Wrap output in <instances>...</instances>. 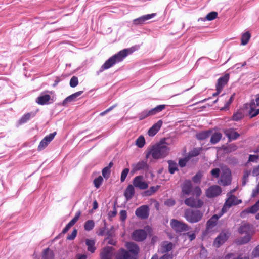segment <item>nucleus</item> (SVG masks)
Returning a JSON list of instances; mask_svg holds the SVG:
<instances>
[{"label": "nucleus", "instance_id": "f257e3e1", "mask_svg": "<svg viewBox=\"0 0 259 259\" xmlns=\"http://www.w3.org/2000/svg\"><path fill=\"white\" fill-rule=\"evenodd\" d=\"M169 151L168 144L161 140L147 149L146 157L148 158L151 156L154 159H162L168 154Z\"/></svg>", "mask_w": 259, "mask_h": 259}, {"label": "nucleus", "instance_id": "f03ea898", "mask_svg": "<svg viewBox=\"0 0 259 259\" xmlns=\"http://www.w3.org/2000/svg\"><path fill=\"white\" fill-rule=\"evenodd\" d=\"M132 51L131 49H125L120 51L117 54L110 57L101 66L100 71L107 69L111 67L115 63L121 61L128 54H131Z\"/></svg>", "mask_w": 259, "mask_h": 259}, {"label": "nucleus", "instance_id": "7ed1b4c3", "mask_svg": "<svg viewBox=\"0 0 259 259\" xmlns=\"http://www.w3.org/2000/svg\"><path fill=\"white\" fill-rule=\"evenodd\" d=\"M203 213L199 210L187 209L184 212V217L186 220L191 223H195L200 221Z\"/></svg>", "mask_w": 259, "mask_h": 259}, {"label": "nucleus", "instance_id": "20e7f679", "mask_svg": "<svg viewBox=\"0 0 259 259\" xmlns=\"http://www.w3.org/2000/svg\"><path fill=\"white\" fill-rule=\"evenodd\" d=\"M239 232L240 234H245V236L239 240V243L244 244L248 242L252 234V227L247 223L243 224L239 228Z\"/></svg>", "mask_w": 259, "mask_h": 259}, {"label": "nucleus", "instance_id": "39448f33", "mask_svg": "<svg viewBox=\"0 0 259 259\" xmlns=\"http://www.w3.org/2000/svg\"><path fill=\"white\" fill-rule=\"evenodd\" d=\"M228 198L226 200L224 206L222 209L223 213L227 211L228 209L232 205H237L241 203V200L238 199L235 196L231 195V193L228 194Z\"/></svg>", "mask_w": 259, "mask_h": 259}, {"label": "nucleus", "instance_id": "423d86ee", "mask_svg": "<svg viewBox=\"0 0 259 259\" xmlns=\"http://www.w3.org/2000/svg\"><path fill=\"white\" fill-rule=\"evenodd\" d=\"M171 228L177 232H182L189 230V226L185 223L175 219L170 221Z\"/></svg>", "mask_w": 259, "mask_h": 259}, {"label": "nucleus", "instance_id": "0eeeda50", "mask_svg": "<svg viewBox=\"0 0 259 259\" xmlns=\"http://www.w3.org/2000/svg\"><path fill=\"white\" fill-rule=\"evenodd\" d=\"M229 79V75L228 74H226L223 76H222L218 79L216 84L217 92L213 94V96H217L221 92L223 88L228 82Z\"/></svg>", "mask_w": 259, "mask_h": 259}, {"label": "nucleus", "instance_id": "6e6552de", "mask_svg": "<svg viewBox=\"0 0 259 259\" xmlns=\"http://www.w3.org/2000/svg\"><path fill=\"white\" fill-rule=\"evenodd\" d=\"M220 184L223 186L229 185L231 182V174L230 170L225 168L222 170L220 178Z\"/></svg>", "mask_w": 259, "mask_h": 259}, {"label": "nucleus", "instance_id": "1a4fd4ad", "mask_svg": "<svg viewBox=\"0 0 259 259\" xmlns=\"http://www.w3.org/2000/svg\"><path fill=\"white\" fill-rule=\"evenodd\" d=\"M229 236L228 232L222 231L214 241L213 245L216 247H219L227 240Z\"/></svg>", "mask_w": 259, "mask_h": 259}, {"label": "nucleus", "instance_id": "9d476101", "mask_svg": "<svg viewBox=\"0 0 259 259\" xmlns=\"http://www.w3.org/2000/svg\"><path fill=\"white\" fill-rule=\"evenodd\" d=\"M184 203L187 206L194 208H200L203 204V202L201 200L193 197L187 198Z\"/></svg>", "mask_w": 259, "mask_h": 259}, {"label": "nucleus", "instance_id": "9b49d317", "mask_svg": "<svg viewBox=\"0 0 259 259\" xmlns=\"http://www.w3.org/2000/svg\"><path fill=\"white\" fill-rule=\"evenodd\" d=\"M222 192L221 188L218 185H213L206 191V196L208 198H213L219 195Z\"/></svg>", "mask_w": 259, "mask_h": 259}, {"label": "nucleus", "instance_id": "f8f14e48", "mask_svg": "<svg viewBox=\"0 0 259 259\" xmlns=\"http://www.w3.org/2000/svg\"><path fill=\"white\" fill-rule=\"evenodd\" d=\"M133 186L141 190L146 189L148 188V185L144 181L143 177L142 176H136L133 180Z\"/></svg>", "mask_w": 259, "mask_h": 259}, {"label": "nucleus", "instance_id": "ddd939ff", "mask_svg": "<svg viewBox=\"0 0 259 259\" xmlns=\"http://www.w3.org/2000/svg\"><path fill=\"white\" fill-rule=\"evenodd\" d=\"M249 113L251 117L259 114V97L256 99L255 101H252L250 103Z\"/></svg>", "mask_w": 259, "mask_h": 259}, {"label": "nucleus", "instance_id": "4468645a", "mask_svg": "<svg viewBox=\"0 0 259 259\" xmlns=\"http://www.w3.org/2000/svg\"><path fill=\"white\" fill-rule=\"evenodd\" d=\"M56 133L54 132L50 134L49 135L46 136L40 142L38 146V150L41 151L45 149L50 142L54 139Z\"/></svg>", "mask_w": 259, "mask_h": 259}, {"label": "nucleus", "instance_id": "2eb2a0df", "mask_svg": "<svg viewBox=\"0 0 259 259\" xmlns=\"http://www.w3.org/2000/svg\"><path fill=\"white\" fill-rule=\"evenodd\" d=\"M135 214L141 219H146L149 215V208L147 205H142L138 208L135 211Z\"/></svg>", "mask_w": 259, "mask_h": 259}, {"label": "nucleus", "instance_id": "dca6fc26", "mask_svg": "<svg viewBox=\"0 0 259 259\" xmlns=\"http://www.w3.org/2000/svg\"><path fill=\"white\" fill-rule=\"evenodd\" d=\"M132 237L135 241H142L146 238L147 233L143 229L136 230L133 233Z\"/></svg>", "mask_w": 259, "mask_h": 259}, {"label": "nucleus", "instance_id": "f3484780", "mask_svg": "<svg viewBox=\"0 0 259 259\" xmlns=\"http://www.w3.org/2000/svg\"><path fill=\"white\" fill-rule=\"evenodd\" d=\"M222 212L220 215H213L207 222L206 229L208 232L211 231L214 227L217 225L218 219L222 215Z\"/></svg>", "mask_w": 259, "mask_h": 259}, {"label": "nucleus", "instance_id": "a211bd4d", "mask_svg": "<svg viewBox=\"0 0 259 259\" xmlns=\"http://www.w3.org/2000/svg\"><path fill=\"white\" fill-rule=\"evenodd\" d=\"M126 247L131 256H134L135 259H137V255L139 251V248L137 245L133 242H127L126 244Z\"/></svg>", "mask_w": 259, "mask_h": 259}, {"label": "nucleus", "instance_id": "6ab92c4d", "mask_svg": "<svg viewBox=\"0 0 259 259\" xmlns=\"http://www.w3.org/2000/svg\"><path fill=\"white\" fill-rule=\"evenodd\" d=\"M156 16L155 13H152L143 15L138 18L134 20V23L136 25L143 24L146 21L153 18Z\"/></svg>", "mask_w": 259, "mask_h": 259}, {"label": "nucleus", "instance_id": "aec40b11", "mask_svg": "<svg viewBox=\"0 0 259 259\" xmlns=\"http://www.w3.org/2000/svg\"><path fill=\"white\" fill-rule=\"evenodd\" d=\"M117 259H135L134 256H132L130 253L125 249H120L116 254Z\"/></svg>", "mask_w": 259, "mask_h": 259}, {"label": "nucleus", "instance_id": "412c9836", "mask_svg": "<svg viewBox=\"0 0 259 259\" xmlns=\"http://www.w3.org/2000/svg\"><path fill=\"white\" fill-rule=\"evenodd\" d=\"M101 259H112L113 253L112 247H106L104 248L100 253Z\"/></svg>", "mask_w": 259, "mask_h": 259}, {"label": "nucleus", "instance_id": "4be33fe9", "mask_svg": "<svg viewBox=\"0 0 259 259\" xmlns=\"http://www.w3.org/2000/svg\"><path fill=\"white\" fill-rule=\"evenodd\" d=\"M192 185L190 180L185 181L182 186V192L184 194L189 195L192 191Z\"/></svg>", "mask_w": 259, "mask_h": 259}, {"label": "nucleus", "instance_id": "5701e85b", "mask_svg": "<svg viewBox=\"0 0 259 259\" xmlns=\"http://www.w3.org/2000/svg\"><path fill=\"white\" fill-rule=\"evenodd\" d=\"M162 121L160 120L154 124L148 131V134L150 136H154L160 128L162 125Z\"/></svg>", "mask_w": 259, "mask_h": 259}, {"label": "nucleus", "instance_id": "b1692460", "mask_svg": "<svg viewBox=\"0 0 259 259\" xmlns=\"http://www.w3.org/2000/svg\"><path fill=\"white\" fill-rule=\"evenodd\" d=\"M50 99L51 96L49 95L42 93L36 98V102L38 104L43 105L48 104Z\"/></svg>", "mask_w": 259, "mask_h": 259}, {"label": "nucleus", "instance_id": "393cba45", "mask_svg": "<svg viewBox=\"0 0 259 259\" xmlns=\"http://www.w3.org/2000/svg\"><path fill=\"white\" fill-rule=\"evenodd\" d=\"M173 247V244L171 242H164L159 249V252L161 253H165L170 251Z\"/></svg>", "mask_w": 259, "mask_h": 259}, {"label": "nucleus", "instance_id": "a878e982", "mask_svg": "<svg viewBox=\"0 0 259 259\" xmlns=\"http://www.w3.org/2000/svg\"><path fill=\"white\" fill-rule=\"evenodd\" d=\"M82 93V91H79L70 95L69 96L67 97L66 98L64 99L62 103V105L65 106L68 103L74 101L75 99L80 95H81Z\"/></svg>", "mask_w": 259, "mask_h": 259}, {"label": "nucleus", "instance_id": "bb28decb", "mask_svg": "<svg viewBox=\"0 0 259 259\" xmlns=\"http://www.w3.org/2000/svg\"><path fill=\"white\" fill-rule=\"evenodd\" d=\"M134 194L135 189L134 186L132 185H129L124 191V196L127 200H130L133 197Z\"/></svg>", "mask_w": 259, "mask_h": 259}, {"label": "nucleus", "instance_id": "cd10ccee", "mask_svg": "<svg viewBox=\"0 0 259 259\" xmlns=\"http://www.w3.org/2000/svg\"><path fill=\"white\" fill-rule=\"evenodd\" d=\"M224 133L226 136L231 140L236 139L239 136L237 132L232 129L226 130L224 131Z\"/></svg>", "mask_w": 259, "mask_h": 259}, {"label": "nucleus", "instance_id": "c85d7f7f", "mask_svg": "<svg viewBox=\"0 0 259 259\" xmlns=\"http://www.w3.org/2000/svg\"><path fill=\"white\" fill-rule=\"evenodd\" d=\"M42 259H54L53 251L49 248L44 249L42 252Z\"/></svg>", "mask_w": 259, "mask_h": 259}, {"label": "nucleus", "instance_id": "c756f323", "mask_svg": "<svg viewBox=\"0 0 259 259\" xmlns=\"http://www.w3.org/2000/svg\"><path fill=\"white\" fill-rule=\"evenodd\" d=\"M259 210V200L255 204L250 207L247 208L245 211L242 212V214L244 213H254Z\"/></svg>", "mask_w": 259, "mask_h": 259}, {"label": "nucleus", "instance_id": "7c9ffc66", "mask_svg": "<svg viewBox=\"0 0 259 259\" xmlns=\"http://www.w3.org/2000/svg\"><path fill=\"white\" fill-rule=\"evenodd\" d=\"M85 244L88 246V250L90 252H94L96 248L95 247V242L94 240L87 239L85 240Z\"/></svg>", "mask_w": 259, "mask_h": 259}, {"label": "nucleus", "instance_id": "2f4dec72", "mask_svg": "<svg viewBox=\"0 0 259 259\" xmlns=\"http://www.w3.org/2000/svg\"><path fill=\"white\" fill-rule=\"evenodd\" d=\"M133 170L134 171H138L144 169L147 167V164L144 161H140L132 165Z\"/></svg>", "mask_w": 259, "mask_h": 259}, {"label": "nucleus", "instance_id": "473e14b6", "mask_svg": "<svg viewBox=\"0 0 259 259\" xmlns=\"http://www.w3.org/2000/svg\"><path fill=\"white\" fill-rule=\"evenodd\" d=\"M165 108V105H160L157 106L156 107L149 110L150 112L151 113V116L155 115L160 112H161L162 110L164 109Z\"/></svg>", "mask_w": 259, "mask_h": 259}, {"label": "nucleus", "instance_id": "72a5a7b5", "mask_svg": "<svg viewBox=\"0 0 259 259\" xmlns=\"http://www.w3.org/2000/svg\"><path fill=\"white\" fill-rule=\"evenodd\" d=\"M211 132L209 131H203L196 135L197 138L199 140H204L210 135Z\"/></svg>", "mask_w": 259, "mask_h": 259}, {"label": "nucleus", "instance_id": "f704fd0d", "mask_svg": "<svg viewBox=\"0 0 259 259\" xmlns=\"http://www.w3.org/2000/svg\"><path fill=\"white\" fill-rule=\"evenodd\" d=\"M168 163L169 165V171L170 174H173L175 173L176 171L178 170V166L177 163L171 160L168 161Z\"/></svg>", "mask_w": 259, "mask_h": 259}, {"label": "nucleus", "instance_id": "c9c22d12", "mask_svg": "<svg viewBox=\"0 0 259 259\" xmlns=\"http://www.w3.org/2000/svg\"><path fill=\"white\" fill-rule=\"evenodd\" d=\"M251 35L249 32H246L243 33L241 36V45H246L249 41Z\"/></svg>", "mask_w": 259, "mask_h": 259}, {"label": "nucleus", "instance_id": "e433bc0d", "mask_svg": "<svg viewBox=\"0 0 259 259\" xmlns=\"http://www.w3.org/2000/svg\"><path fill=\"white\" fill-rule=\"evenodd\" d=\"M222 138V134L220 133H214L212 135L210 142L212 144H216Z\"/></svg>", "mask_w": 259, "mask_h": 259}, {"label": "nucleus", "instance_id": "4c0bfd02", "mask_svg": "<svg viewBox=\"0 0 259 259\" xmlns=\"http://www.w3.org/2000/svg\"><path fill=\"white\" fill-rule=\"evenodd\" d=\"M95 226L94 221L90 220L86 221L84 223V230L88 231L92 230Z\"/></svg>", "mask_w": 259, "mask_h": 259}, {"label": "nucleus", "instance_id": "58836bf2", "mask_svg": "<svg viewBox=\"0 0 259 259\" xmlns=\"http://www.w3.org/2000/svg\"><path fill=\"white\" fill-rule=\"evenodd\" d=\"M145 144V138L143 136L139 137L136 141V145L139 148H142Z\"/></svg>", "mask_w": 259, "mask_h": 259}, {"label": "nucleus", "instance_id": "ea45409f", "mask_svg": "<svg viewBox=\"0 0 259 259\" xmlns=\"http://www.w3.org/2000/svg\"><path fill=\"white\" fill-rule=\"evenodd\" d=\"M33 116H34V114L33 113H28L22 116L19 120V122L20 123H24L27 122Z\"/></svg>", "mask_w": 259, "mask_h": 259}, {"label": "nucleus", "instance_id": "a19ab883", "mask_svg": "<svg viewBox=\"0 0 259 259\" xmlns=\"http://www.w3.org/2000/svg\"><path fill=\"white\" fill-rule=\"evenodd\" d=\"M149 116H151L150 111L148 110H145L143 111H142L141 113L139 114V120H143Z\"/></svg>", "mask_w": 259, "mask_h": 259}, {"label": "nucleus", "instance_id": "79ce46f5", "mask_svg": "<svg viewBox=\"0 0 259 259\" xmlns=\"http://www.w3.org/2000/svg\"><path fill=\"white\" fill-rule=\"evenodd\" d=\"M192 194L194 196H196V197H199L202 191L200 188L199 186H196L194 188H192V191L191 192Z\"/></svg>", "mask_w": 259, "mask_h": 259}, {"label": "nucleus", "instance_id": "37998d69", "mask_svg": "<svg viewBox=\"0 0 259 259\" xmlns=\"http://www.w3.org/2000/svg\"><path fill=\"white\" fill-rule=\"evenodd\" d=\"M250 174V171L245 170L244 171L242 178V185H245L248 181V178Z\"/></svg>", "mask_w": 259, "mask_h": 259}, {"label": "nucleus", "instance_id": "c03bdc74", "mask_svg": "<svg viewBox=\"0 0 259 259\" xmlns=\"http://www.w3.org/2000/svg\"><path fill=\"white\" fill-rule=\"evenodd\" d=\"M103 179L101 176H99L94 180V184L97 188H99L102 184Z\"/></svg>", "mask_w": 259, "mask_h": 259}, {"label": "nucleus", "instance_id": "a18cd8bd", "mask_svg": "<svg viewBox=\"0 0 259 259\" xmlns=\"http://www.w3.org/2000/svg\"><path fill=\"white\" fill-rule=\"evenodd\" d=\"M78 84V80L77 77L73 76L70 81V85L72 88L76 87Z\"/></svg>", "mask_w": 259, "mask_h": 259}, {"label": "nucleus", "instance_id": "49530a36", "mask_svg": "<svg viewBox=\"0 0 259 259\" xmlns=\"http://www.w3.org/2000/svg\"><path fill=\"white\" fill-rule=\"evenodd\" d=\"M158 189V187H151L150 189L145 191V194L146 196H150L155 192Z\"/></svg>", "mask_w": 259, "mask_h": 259}, {"label": "nucleus", "instance_id": "de8ad7c7", "mask_svg": "<svg viewBox=\"0 0 259 259\" xmlns=\"http://www.w3.org/2000/svg\"><path fill=\"white\" fill-rule=\"evenodd\" d=\"M80 214L81 212L80 211L76 212L74 217L69 222L70 225L73 226L79 219Z\"/></svg>", "mask_w": 259, "mask_h": 259}, {"label": "nucleus", "instance_id": "09e8293b", "mask_svg": "<svg viewBox=\"0 0 259 259\" xmlns=\"http://www.w3.org/2000/svg\"><path fill=\"white\" fill-rule=\"evenodd\" d=\"M130 169L128 168H125L121 172L120 180L122 182H124L129 172Z\"/></svg>", "mask_w": 259, "mask_h": 259}, {"label": "nucleus", "instance_id": "8fccbe9b", "mask_svg": "<svg viewBox=\"0 0 259 259\" xmlns=\"http://www.w3.org/2000/svg\"><path fill=\"white\" fill-rule=\"evenodd\" d=\"M243 117V114L241 112H237L235 113L233 116V120L235 121H238L242 119Z\"/></svg>", "mask_w": 259, "mask_h": 259}, {"label": "nucleus", "instance_id": "3c124183", "mask_svg": "<svg viewBox=\"0 0 259 259\" xmlns=\"http://www.w3.org/2000/svg\"><path fill=\"white\" fill-rule=\"evenodd\" d=\"M218 14L215 12H212L208 13L206 16V19L207 20L211 21L214 20L217 16Z\"/></svg>", "mask_w": 259, "mask_h": 259}, {"label": "nucleus", "instance_id": "603ef678", "mask_svg": "<svg viewBox=\"0 0 259 259\" xmlns=\"http://www.w3.org/2000/svg\"><path fill=\"white\" fill-rule=\"evenodd\" d=\"M200 150V148H195L189 153V155L191 157L196 156L199 154Z\"/></svg>", "mask_w": 259, "mask_h": 259}, {"label": "nucleus", "instance_id": "864d4df0", "mask_svg": "<svg viewBox=\"0 0 259 259\" xmlns=\"http://www.w3.org/2000/svg\"><path fill=\"white\" fill-rule=\"evenodd\" d=\"M202 176V175L200 172H198L194 177H193V181L196 183H199L200 182Z\"/></svg>", "mask_w": 259, "mask_h": 259}, {"label": "nucleus", "instance_id": "5fc2aeb1", "mask_svg": "<svg viewBox=\"0 0 259 259\" xmlns=\"http://www.w3.org/2000/svg\"><path fill=\"white\" fill-rule=\"evenodd\" d=\"M110 174V170L108 167H105L102 170V175L105 179H108Z\"/></svg>", "mask_w": 259, "mask_h": 259}, {"label": "nucleus", "instance_id": "6e6d98bb", "mask_svg": "<svg viewBox=\"0 0 259 259\" xmlns=\"http://www.w3.org/2000/svg\"><path fill=\"white\" fill-rule=\"evenodd\" d=\"M120 219L121 221L124 222L127 218L126 211L124 210H122L120 211Z\"/></svg>", "mask_w": 259, "mask_h": 259}, {"label": "nucleus", "instance_id": "4d7b16f0", "mask_svg": "<svg viewBox=\"0 0 259 259\" xmlns=\"http://www.w3.org/2000/svg\"><path fill=\"white\" fill-rule=\"evenodd\" d=\"M220 172V170L219 168H214L211 171V174L212 176L216 178L219 177Z\"/></svg>", "mask_w": 259, "mask_h": 259}, {"label": "nucleus", "instance_id": "13d9d810", "mask_svg": "<svg viewBox=\"0 0 259 259\" xmlns=\"http://www.w3.org/2000/svg\"><path fill=\"white\" fill-rule=\"evenodd\" d=\"M188 161V158L185 157L183 159H181L179 160V163L181 167H183L185 166Z\"/></svg>", "mask_w": 259, "mask_h": 259}, {"label": "nucleus", "instance_id": "bf43d9fd", "mask_svg": "<svg viewBox=\"0 0 259 259\" xmlns=\"http://www.w3.org/2000/svg\"><path fill=\"white\" fill-rule=\"evenodd\" d=\"M76 234H77V230H74L72 231V232L71 233V234L70 235L68 236L67 239L68 240H73L76 237Z\"/></svg>", "mask_w": 259, "mask_h": 259}, {"label": "nucleus", "instance_id": "052dcab7", "mask_svg": "<svg viewBox=\"0 0 259 259\" xmlns=\"http://www.w3.org/2000/svg\"><path fill=\"white\" fill-rule=\"evenodd\" d=\"M258 158L257 155H250L249 157V161L256 162Z\"/></svg>", "mask_w": 259, "mask_h": 259}, {"label": "nucleus", "instance_id": "680f3d73", "mask_svg": "<svg viewBox=\"0 0 259 259\" xmlns=\"http://www.w3.org/2000/svg\"><path fill=\"white\" fill-rule=\"evenodd\" d=\"M252 255L254 257H259V245L256 246L252 252Z\"/></svg>", "mask_w": 259, "mask_h": 259}, {"label": "nucleus", "instance_id": "e2e57ef3", "mask_svg": "<svg viewBox=\"0 0 259 259\" xmlns=\"http://www.w3.org/2000/svg\"><path fill=\"white\" fill-rule=\"evenodd\" d=\"M116 106V105H114L110 107H109V108H108L107 109H106L105 111L101 112L100 115L101 116H104L106 114H107V113H108L109 111H111L113 108H114Z\"/></svg>", "mask_w": 259, "mask_h": 259}, {"label": "nucleus", "instance_id": "0e129e2a", "mask_svg": "<svg viewBox=\"0 0 259 259\" xmlns=\"http://www.w3.org/2000/svg\"><path fill=\"white\" fill-rule=\"evenodd\" d=\"M175 204V201L173 199H168L165 202V204L168 206H172Z\"/></svg>", "mask_w": 259, "mask_h": 259}, {"label": "nucleus", "instance_id": "69168bd1", "mask_svg": "<svg viewBox=\"0 0 259 259\" xmlns=\"http://www.w3.org/2000/svg\"><path fill=\"white\" fill-rule=\"evenodd\" d=\"M252 175L254 176H257L259 175V166L254 168L252 171Z\"/></svg>", "mask_w": 259, "mask_h": 259}, {"label": "nucleus", "instance_id": "338daca9", "mask_svg": "<svg viewBox=\"0 0 259 259\" xmlns=\"http://www.w3.org/2000/svg\"><path fill=\"white\" fill-rule=\"evenodd\" d=\"M187 235H188L190 241L194 240L196 237L195 234L194 233L188 232Z\"/></svg>", "mask_w": 259, "mask_h": 259}, {"label": "nucleus", "instance_id": "774afa93", "mask_svg": "<svg viewBox=\"0 0 259 259\" xmlns=\"http://www.w3.org/2000/svg\"><path fill=\"white\" fill-rule=\"evenodd\" d=\"M258 193H259L258 188H255L252 191L251 196L252 197H254L256 196L258 194Z\"/></svg>", "mask_w": 259, "mask_h": 259}]
</instances>
